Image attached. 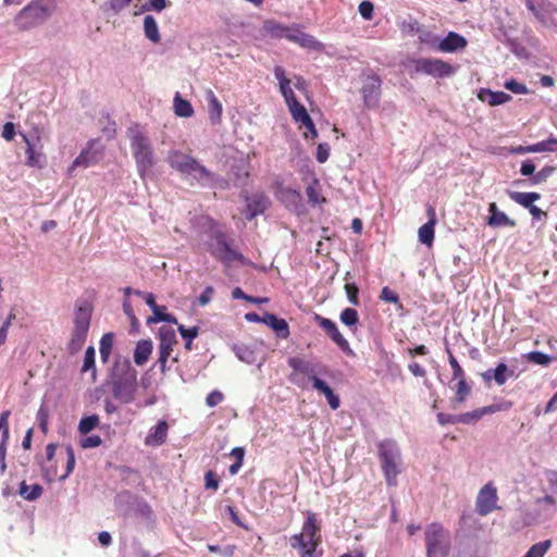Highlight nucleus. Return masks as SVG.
Returning <instances> with one entry per match:
<instances>
[{
    "label": "nucleus",
    "instance_id": "f257e3e1",
    "mask_svg": "<svg viewBox=\"0 0 557 557\" xmlns=\"http://www.w3.org/2000/svg\"><path fill=\"white\" fill-rule=\"evenodd\" d=\"M168 162L171 168L180 172L191 185L198 184L202 187H209L215 182L214 173L189 154L176 150L172 151L168 157Z\"/></svg>",
    "mask_w": 557,
    "mask_h": 557
},
{
    "label": "nucleus",
    "instance_id": "f03ea898",
    "mask_svg": "<svg viewBox=\"0 0 557 557\" xmlns=\"http://www.w3.org/2000/svg\"><path fill=\"white\" fill-rule=\"evenodd\" d=\"M128 138L138 174L141 178H145L151 173L156 164L151 141L146 131L139 125H134L128 128Z\"/></svg>",
    "mask_w": 557,
    "mask_h": 557
},
{
    "label": "nucleus",
    "instance_id": "7ed1b4c3",
    "mask_svg": "<svg viewBox=\"0 0 557 557\" xmlns=\"http://www.w3.org/2000/svg\"><path fill=\"white\" fill-rule=\"evenodd\" d=\"M55 10V0H33L17 13L14 23L20 29H32L46 23Z\"/></svg>",
    "mask_w": 557,
    "mask_h": 557
},
{
    "label": "nucleus",
    "instance_id": "20e7f679",
    "mask_svg": "<svg viewBox=\"0 0 557 557\" xmlns=\"http://www.w3.org/2000/svg\"><path fill=\"white\" fill-rule=\"evenodd\" d=\"M137 389V372L131 367L129 361L116 363L112 374L113 396L123 404L134 400Z\"/></svg>",
    "mask_w": 557,
    "mask_h": 557
},
{
    "label": "nucleus",
    "instance_id": "39448f33",
    "mask_svg": "<svg viewBox=\"0 0 557 557\" xmlns=\"http://www.w3.org/2000/svg\"><path fill=\"white\" fill-rule=\"evenodd\" d=\"M320 524L313 512H308L301 532L289 539L293 548L299 550L300 557H315V549L320 543Z\"/></svg>",
    "mask_w": 557,
    "mask_h": 557
},
{
    "label": "nucleus",
    "instance_id": "423d86ee",
    "mask_svg": "<svg viewBox=\"0 0 557 557\" xmlns=\"http://www.w3.org/2000/svg\"><path fill=\"white\" fill-rule=\"evenodd\" d=\"M381 467L388 486L397 484V475L401 472V453L395 441L386 440L379 444Z\"/></svg>",
    "mask_w": 557,
    "mask_h": 557
},
{
    "label": "nucleus",
    "instance_id": "0eeeda50",
    "mask_svg": "<svg viewBox=\"0 0 557 557\" xmlns=\"http://www.w3.org/2000/svg\"><path fill=\"white\" fill-rule=\"evenodd\" d=\"M425 544L428 557H447L450 548V539L441 524L432 523L425 530Z\"/></svg>",
    "mask_w": 557,
    "mask_h": 557
},
{
    "label": "nucleus",
    "instance_id": "6e6552de",
    "mask_svg": "<svg viewBox=\"0 0 557 557\" xmlns=\"http://www.w3.org/2000/svg\"><path fill=\"white\" fill-rule=\"evenodd\" d=\"M91 311L88 307H79L75 312L74 327L67 350L71 355L78 352L86 342L90 326Z\"/></svg>",
    "mask_w": 557,
    "mask_h": 557
},
{
    "label": "nucleus",
    "instance_id": "1a4fd4ad",
    "mask_svg": "<svg viewBox=\"0 0 557 557\" xmlns=\"http://www.w3.org/2000/svg\"><path fill=\"white\" fill-rule=\"evenodd\" d=\"M206 245L210 253L222 262L230 263L242 259V255L228 245L225 235L220 231H214Z\"/></svg>",
    "mask_w": 557,
    "mask_h": 557
},
{
    "label": "nucleus",
    "instance_id": "9d476101",
    "mask_svg": "<svg viewBox=\"0 0 557 557\" xmlns=\"http://www.w3.org/2000/svg\"><path fill=\"white\" fill-rule=\"evenodd\" d=\"M528 10L544 26H557V8L547 0H524Z\"/></svg>",
    "mask_w": 557,
    "mask_h": 557
},
{
    "label": "nucleus",
    "instance_id": "9b49d317",
    "mask_svg": "<svg viewBox=\"0 0 557 557\" xmlns=\"http://www.w3.org/2000/svg\"><path fill=\"white\" fill-rule=\"evenodd\" d=\"M288 366L293 369L290 381L300 387H305L304 379L300 377V374L307 375L311 382H313V377H318L317 374L320 373L323 368L320 364H314L299 357L289 358Z\"/></svg>",
    "mask_w": 557,
    "mask_h": 557
},
{
    "label": "nucleus",
    "instance_id": "f8f14e48",
    "mask_svg": "<svg viewBox=\"0 0 557 557\" xmlns=\"http://www.w3.org/2000/svg\"><path fill=\"white\" fill-rule=\"evenodd\" d=\"M416 71L435 78L449 77L455 74V69L441 59L422 58L416 61Z\"/></svg>",
    "mask_w": 557,
    "mask_h": 557
},
{
    "label": "nucleus",
    "instance_id": "ddd939ff",
    "mask_svg": "<svg viewBox=\"0 0 557 557\" xmlns=\"http://www.w3.org/2000/svg\"><path fill=\"white\" fill-rule=\"evenodd\" d=\"M382 81L377 75H368L363 79L361 95L363 103L368 109H374L379 106L381 98Z\"/></svg>",
    "mask_w": 557,
    "mask_h": 557
},
{
    "label": "nucleus",
    "instance_id": "4468645a",
    "mask_svg": "<svg viewBox=\"0 0 557 557\" xmlns=\"http://www.w3.org/2000/svg\"><path fill=\"white\" fill-rule=\"evenodd\" d=\"M159 359L158 363L162 372H165L168 358L173 346L177 343L175 331L172 327L163 326L159 330Z\"/></svg>",
    "mask_w": 557,
    "mask_h": 557
},
{
    "label": "nucleus",
    "instance_id": "2eb2a0df",
    "mask_svg": "<svg viewBox=\"0 0 557 557\" xmlns=\"http://www.w3.org/2000/svg\"><path fill=\"white\" fill-rule=\"evenodd\" d=\"M314 321L345 354L354 355L348 341L338 331L334 321L319 314H315Z\"/></svg>",
    "mask_w": 557,
    "mask_h": 557
},
{
    "label": "nucleus",
    "instance_id": "dca6fc26",
    "mask_svg": "<svg viewBox=\"0 0 557 557\" xmlns=\"http://www.w3.org/2000/svg\"><path fill=\"white\" fill-rule=\"evenodd\" d=\"M103 147L99 140H92L79 156L73 161L70 171L77 166L88 168L99 162L102 157Z\"/></svg>",
    "mask_w": 557,
    "mask_h": 557
},
{
    "label": "nucleus",
    "instance_id": "f3484780",
    "mask_svg": "<svg viewBox=\"0 0 557 557\" xmlns=\"http://www.w3.org/2000/svg\"><path fill=\"white\" fill-rule=\"evenodd\" d=\"M497 491L491 484H485L479 492L476 498V511L481 516H486L497 508Z\"/></svg>",
    "mask_w": 557,
    "mask_h": 557
},
{
    "label": "nucleus",
    "instance_id": "a211bd4d",
    "mask_svg": "<svg viewBox=\"0 0 557 557\" xmlns=\"http://www.w3.org/2000/svg\"><path fill=\"white\" fill-rule=\"evenodd\" d=\"M242 195L246 201V218L248 220L262 214L270 205L269 198L262 193L249 196L247 191H243Z\"/></svg>",
    "mask_w": 557,
    "mask_h": 557
},
{
    "label": "nucleus",
    "instance_id": "6ab92c4d",
    "mask_svg": "<svg viewBox=\"0 0 557 557\" xmlns=\"http://www.w3.org/2000/svg\"><path fill=\"white\" fill-rule=\"evenodd\" d=\"M467 39L455 32H449L445 38L438 40L437 51L455 53L467 47Z\"/></svg>",
    "mask_w": 557,
    "mask_h": 557
},
{
    "label": "nucleus",
    "instance_id": "aec40b11",
    "mask_svg": "<svg viewBox=\"0 0 557 557\" xmlns=\"http://www.w3.org/2000/svg\"><path fill=\"white\" fill-rule=\"evenodd\" d=\"M294 26H287L281 23H277L273 20H267L263 22L262 30L265 36H269L273 39L285 38L289 40L290 34L293 32Z\"/></svg>",
    "mask_w": 557,
    "mask_h": 557
},
{
    "label": "nucleus",
    "instance_id": "412c9836",
    "mask_svg": "<svg viewBox=\"0 0 557 557\" xmlns=\"http://www.w3.org/2000/svg\"><path fill=\"white\" fill-rule=\"evenodd\" d=\"M289 41L310 50H321L322 48V44L319 40H317L312 35L301 32L296 26L293 28Z\"/></svg>",
    "mask_w": 557,
    "mask_h": 557
},
{
    "label": "nucleus",
    "instance_id": "4be33fe9",
    "mask_svg": "<svg viewBox=\"0 0 557 557\" xmlns=\"http://www.w3.org/2000/svg\"><path fill=\"white\" fill-rule=\"evenodd\" d=\"M490 216L487 224L493 227L509 226L513 227L516 222L511 220L505 212L500 211L495 202L488 206Z\"/></svg>",
    "mask_w": 557,
    "mask_h": 557
},
{
    "label": "nucleus",
    "instance_id": "5701e85b",
    "mask_svg": "<svg viewBox=\"0 0 557 557\" xmlns=\"http://www.w3.org/2000/svg\"><path fill=\"white\" fill-rule=\"evenodd\" d=\"M478 98L494 107L508 102L511 99V96L504 91H493L487 88H482L478 92Z\"/></svg>",
    "mask_w": 557,
    "mask_h": 557
},
{
    "label": "nucleus",
    "instance_id": "b1692460",
    "mask_svg": "<svg viewBox=\"0 0 557 557\" xmlns=\"http://www.w3.org/2000/svg\"><path fill=\"white\" fill-rule=\"evenodd\" d=\"M430 220L423 224L418 232L420 243L431 246L434 239L435 212L433 208L428 209Z\"/></svg>",
    "mask_w": 557,
    "mask_h": 557
},
{
    "label": "nucleus",
    "instance_id": "393cba45",
    "mask_svg": "<svg viewBox=\"0 0 557 557\" xmlns=\"http://www.w3.org/2000/svg\"><path fill=\"white\" fill-rule=\"evenodd\" d=\"M207 109L209 119L212 124H216L221 121L222 116V103L215 97L214 92L209 89L206 92Z\"/></svg>",
    "mask_w": 557,
    "mask_h": 557
},
{
    "label": "nucleus",
    "instance_id": "a878e982",
    "mask_svg": "<svg viewBox=\"0 0 557 557\" xmlns=\"http://www.w3.org/2000/svg\"><path fill=\"white\" fill-rule=\"evenodd\" d=\"M312 387L325 396L333 410H336L339 407L341 401L338 396L333 393L332 388L323 380L313 377Z\"/></svg>",
    "mask_w": 557,
    "mask_h": 557
},
{
    "label": "nucleus",
    "instance_id": "bb28decb",
    "mask_svg": "<svg viewBox=\"0 0 557 557\" xmlns=\"http://www.w3.org/2000/svg\"><path fill=\"white\" fill-rule=\"evenodd\" d=\"M262 322L274 330L277 336L286 338L289 335L288 324L284 319L277 318L275 314L265 313Z\"/></svg>",
    "mask_w": 557,
    "mask_h": 557
},
{
    "label": "nucleus",
    "instance_id": "cd10ccee",
    "mask_svg": "<svg viewBox=\"0 0 557 557\" xmlns=\"http://www.w3.org/2000/svg\"><path fill=\"white\" fill-rule=\"evenodd\" d=\"M507 194L512 201L528 210H530V208L534 206V202L541 198V195L534 191L522 193L508 190Z\"/></svg>",
    "mask_w": 557,
    "mask_h": 557
},
{
    "label": "nucleus",
    "instance_id": "c85d7f7f",
    "mask_svg": "<svg viewBox=\"0 0 557 557\" xmlns=\"http://www.w3.org/2000/svg\"><path fill=\"white\" fill-rule=\"evenodd\" d=\"M168 434V423L165 421H159L157 425L151 429L150 433L146 437L147 445H161Z\"/></svg>",
    "mask_w": 557,
    "mask_h": 557
},
{
    "label": "nucleus",
    "instance_id": "c756f323",
    "mask_svg": "<svg viewBox=\"0 0 557 557\" xmlns=\"http://www.w3.org/2000/svg\"><path fill=\"white\" fill-rule=\"evenodd\" d=\"M152 352V342L148 339H141L137 343L134 351V361L137 366L145 364L149 356Z\"/></svg>",
    "mask_w": 557,
    "mask_h": 557
},
{
    "label": "nucleus",
    "instance_id": "7c9ffc66",
    "mask_svg": "<svg viewBox=\"0 0 557 557\" xmlns=\"http://www.w3.org/2000/svg\"><path fill=\"white\" fill-rule=\"evenodd\" d=\"M23 138L26 143L27 149V164L30 166L41 168L45 163V157L41 151H37L35 145L29 140L26 135H23Z\"/></svg>",
    "mask_w": 557,
    "mask_h": 557
},
{
    "label": "nucleus",
    "instance_id": "2f4dec72",
    "mask_svg": "<svg viewBox=\"0 0 557 557\" xmlns=\"http://www.w3.org/2000/svg\"><path fill=\"white\" fill-rule=\"evenodd\" d=\"M44 493V488L39 484L27 485L25 481H22L18 488V494L25 500L34 502L38 499Z\"/></svg>",
    "mask_w": 557,
    "mask_h": 557
},
{
    "label": "nucleus",
    "instance_id": "473e14b6",
    "mask_svg": "<svg viewBox=\"0 0 557 557\" xmlns=\"http://www.w3.org/2000/svg\"><path fill=\"white\" fill-rule=\"evenodd\" d=\"M144 33L145 36L152 42L157 44L160 41L159 27L156 18L152 15H146L144 17Z\"/></svg>",
    "mask_w": 557,
    "mask_h": 557
},
{
    "label": "nucleus",
    "instance_id": "72a5a7b5",
    "mask_svg": "<svg viewBox=\"0 0 557 557\" xmlns=\"http://www.w3.org/2000/svg\"><path fill=\"white\" fill-rule=\"evenodd\" d=\"M288 110L295 122L301 123V125L306 123L311 125V117L308 114L307 109L299 101L293 102V104L288 107Z\"/></svg>",
    "mask_w": 557,
    "mask_h": 557
},
{
    "label": "nucleus",
    "instance_id": "f704fd0d",
    "mask_svg": "<svg viewBox=\"0 0 557 557\" xmlns=\"http://www.w3.org/2000/svg\"><path fill=\"white\" fill-rule=\"evenodd\" d=\"M494 412L493 407H483L470 412L458 414L459 423L469 424L480 420L484 414Z\"/></svg>",
    "mask_w": 557,
    "mask_h": 557
},
{
    "label": "nucleus",
    "instance_id": "c9c22d12",
    "mask_svg": "<svg viewBox=\"0 0 557 557\" xmlns=\"http://www.w3.org/2000/svg\"><path fill=\"white\" fill-rule=\"evenodd\" d=\"M233 351L235 352L236 357L245 363L251 364V363L256 362V354L247 345H244V344L234 345Z\"/></svg>",
    "mask_w": 557,
    "mask_h": 557
},
{
    "label": "nucleus",
    "instance_id": "e433bc0d",
    "mask_svg": "<svg viewBox=\"0 0 557 557\" xmlns=\"http://www.w3.org/2000/svg\"><path fill=\"white\" fill-rule=\"evenodd\" d=\"M131 2L132 0H107L100 5V10L103 13H112L115 15L128 7Z\"/></svg>",
    "mask_w": 557,
    "mask_h": 557
},
{
    "label": "nucleus",
    "instance_id": "4c0bfd02",
    "mask_svg": "<svg viewBox=\"0 0 557 557\" xmlns=\"http://www.w3.org/2000/svg\"><path fill=\"white\" fill-rule=\"evenodd\" d=\"M418 38L422 44H425L429 48L437 50L440 36L433 34L432 32L421 28L418 26L417 28Z\"/></svg>",
    "mask_w": 557,
    "mask_h": 557
},
{
    "label": "nucleus",
    "instance_id": "58836bf2",
    "mask_svg": "<svg viewBox=\"0 0 557 557\" xmlns=\"http://www.w3.org/2000/svg\"><path fill=\"white\" fill-rule=\"evenodd\" d=\"M174 112L178 116L189 117L193 115L194 110L187 100H184L178 95H176L174 98Z\"/></svg>",
    "mask_w": 557,
    "mask_h": 557
},
{
    "label": "nucleus",
    "instance_id": "ea45409f",
    "mask_svg": "<svg viewBox=\"0 0 557 557\" xmlns=\"http://www.w3.org/2000/svg\"><path fill=\"white\" fill-rule=\"evenodd\" d=\"M513 375V371L509 370L507 364L504 362H500L494 370H493V376L494 381L497 385L502 386L504 385L509 377Z\"/></svg>",
    "mask_w": 557,
    "mask_h": 557
},
{
    "label": "nucleus",
    "instance_id": "a19ab883",
    "mask_svg": "<svg viewBox=\"0 0 557 557\" xmlns=\"http://www.w3.org/2000/svg\"><path fill=\"white\" fill-rule=\"evenodd\" d=\"M95 356V348L92 346L87 347V349L85 350L84 363L82 367V372L91 371V376L94 381L96 380Z\"/></svg>",
    "mask_w": 557,
    "mask_h": 557
},
{
    "label": "nucleus",
    "instance_id": "79ce46f5",
    "mask_svg": "<svg viewBox=\"0 0 557 557\" xmlns=\"http://www.w3.org/2000/svg\"><path fill=\"white\" fill-rule=\"evenodd\" d=\"M112 346H113L112 333H107V334L102 335V337L100 339L99 351H100V357L103 362L108 361L110 354L112 351Z\"/></svg>",
    "mask_w": 557,
    "mask_h": 557
},
{
    "label": "nucleus",
    "instance_id": "37998d69",
    "mask_svg": "<svg viewBox=\"0 0 557 557\" xmlns=\"http://www.w3.org/2000/svg\"><path fill=\"white\" fill-rule=\"evenodd\" d=\"M552 546L550 540H545L532 545L523 557H544Z\"/></svg>",
    "mask_w": 557,
    "mask_h": 557
},
{
    "label": "nucleus",
    "instance_id": "c03bdc74",
    "mask_svg": "<svg viewBox=\"0 0 557 557\" xmlns=\"http://www.w3.org/2000/svg\"><path fill=\"white\" fill-rule=\"evenodd\" d=\"M99 424V417L91 414L83 418L78 423V432L81 434H88Z\"/></svg>",
    "mask_w": 557,
    "mask_h": 557
},
{
    "label": "nucleus",
    "instance_id": "a18cd8bd",
    "mask_svg": "<svg viewBox=\"0 0 557 557\" xmlns=\"http://www.w3.org/2000/svg\"><path fill=\"white\" fill-rule=\"evenodd\" d=\"M554 172H555V168L554 166L546 165L542 170H540L539 172H535V174L532 177H530V180H529L530 184L531 185H540V184L546 182V180L548 177H550Z\"/></svg>",
    "mask_w": 557,
    "mask_h": 557
},
{
    "label": "nucleus",
    "instance_id": "49530a36",
    "mask_svg": "<svg viewBox=\"0 0 557 557\" xmlns=\"http://www.w3.org/2000/svg\"><path fill=\"white\" fill-rule=\"evenodd\" d=\"M457 380H458V383H457V386H456L455 401L457 404H461V403H463L466 400V398L470 394L471 387L467 384L465 377L457 379Z\"/></svg>",
    "mask_w": 557,
    "mask_h": 557
},
{
    "label": "nucleus",
    "instance_id": "de8ad7c7",
    "mask_svg": "<svg viewBox=\"0 0 557 557\" xmlns=\"http://www.w3.org/2000/svg\"><path fill=\"white\" fill-rule=\"evenodd\" d=\"M339 319L347 326H355L359 321L358 312L352 308H345L341 312Z\"/></svg>",
    "mask_w": 557,
    "mask_h": 557
},
{
    "label": "nucleus",
    "instance_id": "09e8293b",
    "mask_svg": "<svg viewBox=\"0 0 557 557\" xmlns=\"http://www.w3.org/2000/svg\"><path fill=\"white\" fill-rule=\"evenodd\" d=\"M528 361L540 366H547L552 361V357L542 351H531L525 355Z\"/></svg>",
    "mask_w": 557,
    "mask_h": 557
},
{
    "label": "nucleus",
    "instance_id": "8fccbe9b",
    "mask_svg": "<svg viewBox=\"0 0 557 557\" xmlns=\"http://www.w3.org/2000/svg\"><path fill=\"white\" fill-rule=\"evenodd\" d=\"M380 299L385 302L395 304L399 309H403V304L399 301L398 295L387 286L382 288Z\"/></svg>",
    "mask_w": 557,
    "mask_h": 557
},
{
    "label": "nucleus",
    "instance_id": "3c124183",
    "mask_svg": "<svg viewBox=\"0 0 557 557\" xmlns=\"http://www.w3.org/2000/svg\"><path fill=\"white\" fill-rule=\"evenodd\" d=\"M170 4L171 3L168 0H148V2L144 5V10L145 11L152 10L157 13H160Z\"/></svg>",
    "mask_w": 557,
    "mask_h": 557
},
{
    "label": "nucleus",
    "instance_id": "603ef678",
    "mask_svg": "<svg viewBox=\"0 0 557 557\" xmlns=\"http://www.w3.org/2000/svg\"><path fill=\"white\" fill-rule=\"evenodd\" d=\"M65 450L67 455L66 471L60 476V480H65L73 472L75 467V455L73 448L71 446H66Z\"/></svg>",
    "mask_w": 557,
    "mask_h": 557
},
{
    "label": "nucleus",
    "instance_id": "864d4df0",
    "mask_svg": "<svg viewBox=\"0 0 557 557\" xmlns=\"http://www.w3.org/2000/svg\"><path fill=\"white\" fill-rule=\"evenodd\" d=\"M448 362L453 369V379L454 380L465 377V371L462 370V368L458 363L457 359L454 357V355L449 350H448Z\"/></svg>",
    "mask_w": 557,
    "mask_h": 557
},
{
    "label": "nucleus",
    "instance_id": "5fc2aeb1",
    "mask_svg": "<svg viewBox=\"0 0 557 557\" xmlns=\"http://www.w3.org/2000/svg\"><path fill=\"white\" fill-rule=\"evenodd\" d=\"M505 88H507L508 90H510L511 92L517 94V95L528 94L527 86L524 84H521V83L515 81V79L507 81L505 83Z\"/></svg>",
    "mask_w": 557,
    "mask_h": 557
},
{
    "label": "nucleus",
    "instance_id": "6e6d98bb",
    "mask_svg": "<svg viewBox=\"0 0 557 557\" xmlns=\"http://www.w3.org/2000/svg\"><path fill=\"white\" fill-rule=\"evenodd\" d=\"M10 410H5L0 414V431H2L3 442L9 441V417Z\"/></svg>",
    "mask_w": 557,
    "mask_h": 557
},
{
    "label": "nucleus",
    "instance_id": "4d7b16f0",
    "mask_svg": "<svg viewBox=\"0 0 557 557\" xmlns=\"http://www.w3.org/2000/svg\"><path fill=\"white\" fill-rule=\"evenodd\" d=\"M208 549L211 553L220 554L222 557H233L235 552L234 545H227L223 548H221L219 545H208Z\"/></svg>",
    "mask_w": 557,
    "mask_h": 557
},
{
    "label": "nucleus",
    "instance_id": "13d9d810",
    "mask_svg": "<svg viewBox=\"0 0 557 557\" xmlns=\"http://www.w3.org/2000/svg\"><path fill=\"white\" fill-rule=\"evenodd\" d=\"M556 147H552L550 137L546 140L531 145V153L550 151L554 152Z\"/></svg>",
    "mask_w": 557,
    "mask_h": 557
},
{
    "label": "nucleus",
    "instance_id": "bf43d9fd",
    "mask_svg": "<svg viewBox=\"0 0 557 557\" xmlns=\"http://www.w3.org/2000/svg\"><path fill=\"white\" fill-rule=\"evenodd\" d=\"M345 290H346L348 301L354 306H358L359 305V298H358L359 289H358L357 285L356 284H346Z\"/></svg>",
    "mask_w": 557,
    "mask_h": 557
},
{
    "label": "nucleus",
    "instance_id": "052dcab7",
    "mask_svg": "<svg viewBox=\"0 0 557 557\" xmlns=\"http://www.w3.org/2000/svg\"><path fill=\"white\" fill-rule=\"evenodd\" d=\"M178 332L185 341L193 342L198 336L199 329L197 326L186 329L184 325H178Z\"/></svg>",
    "mask_w": 557,
    "mask_h": 557
},
{
    "label": "nucleus",
    "instance_id": "680f3d73",
    "mask_svg": "<svg viewBox=\"0 0 557 557\" xmlns=\"http://www.w3.org/2000/svg\"><path fill=\"white\" fill-rule=\"evenodd\" d=\"M48 417H49L48 409L44 405L40 406V408L37 412V419L39 422V428L45 433L48 430Z\"/></svg>",
    "mask_w": 557,
    "mask_h": 557
},
{
    "label": "nucleus",
    "instance_id": "e2e57ef3",
    "mask_svg": "<svg viewBox=\"0 0 557 557\" xmlns=\"http://www.w3.org/2000/svg\"><path fill=\"white\" fill-rule=\"evenodd\" d=\"M102 443V440L99 435H90L82 440L81 446L83 448H95L100 446Z\"/></svg>",
    "mask_w": 557,
    "mask_h": 557
},
{
    "label": "nucleus",
    "instance_id": "0e129e2a",
    "mask_svg": "<svg viewBox=\"0 0 557 557\" xmlns=\"http://www.w3.org/2000/svg\"><path fill=\"white\" fill-rule=\"evenodd\" d=\"M134 294L141 297L145 300V302L149 306L151 311L158 309L159 306L156 304V298L153 294L141 290H135Z\"/></svg>",
    "mask_w": 557,
    "mask_h": 557
},
{
    "label": "nucleus",
    "instance_id": "69168bd1",
    "mask_svg": "<svg viewBox=\"0 0 557 557\" xmlns=\"http://www.w3.org/2000/svg\"><path fill=\"white\" fill-rule=\"evenodd\" d=\"M359 13L364 20H371L373 14V4L370 1H362L359 4Z\"/></svg>",
    "mask_w": 557,
    "mask_h": 557
},
{
    "label": "nucleus",
    "instance_id": "338daca9",
    "mask_svg": "<svg viewBox=\"0 0 557 557\" xmlns=\"http://www.w3.org/2000/svg\"><path fill=\"white\" fill-rule=\"evenodd\" d=\"M223 398L224 396L220 391H213L207 396L206 404L209 407H215L222 403Z\"/></svg>",
    "mask_w": 557,
    "mask_h": 557
},
{
    "label": "nucleus",
    "instance_id": "774afa93",
    "mask_svg": "<svg viewBox=\"0 0 557 557\" xmlns=\"http://www.w3.org/2000/svg\"><path fill=\"white\" fill-rule=\"evenodd\" d=\"M520 173L523 176L532 177L535 174V164L533 163V161L530 159L524 160L521 164Z\"/></svg>",
    "mask_w": 557,
    "mask_h": 557
}]
</instances>
